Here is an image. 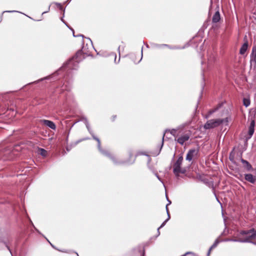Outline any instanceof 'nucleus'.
Here are the masks:
<instances>
[{
    "instance_id": "obj_1",
    "label": "nucleus",
    "mask_w": 256,
    "mask_h": 256,
    "mask_svg": "<svg viewBox=\"0 0 256 256\" xmlns=\"http://www.w3.org/2000/svg\"><path fill=\"white\" fill-rule=\"evenodd\" d=\"M236 237L237 238H226L222 242H233L241 243L250 242V239L256 238V230L252 228L250 230H240Z\"/></svg>"
},
{
    "instance_id": "obj_2",
    "label": "nucleus",
    "mask_w": 256,
    "mask_h": 256,
    "mask_svg": "<svg viewBox=\"0 0 256 256\" xmlns=\"http://www.w3.org/2000/svg\"><path fill=\"white\" fill-rule=\"evenodd\" d=\"M83 58L84 56L82 51L78 50L74 57L64 64L62 68H68L69 70H76L78 67V63Z\"/></svg>"
},
{
    "instance_id": "obj_3",
    "label": "nucleus",
    "mask_w": 256,
    "mask_h": 256,
    "mask_svg": "<svg viewBox=\"0 0 256 256\" xmlns=\"http://www.w3.org/2000/svg\"><path fill=\"white\" fill-rule=\"evenodd\" d=\"M86 128H87L90 134L92 135V138L98 142V150H100V152L102 154L109 157L113 161V162L114 164H117V162H116V160L114 156H112L106 150H104L102 149V148H101L100 141V139L95 136L92 130L91 129L90 127L89 124L86 123Z\"/></svg>"
},
{
    "instance_id": "obj_4",
    "label": "nucleus",
    "mask_w": 256,
    "mask_h": 256,
    "mask_svg": "<svg viewBox=\"0 0 256 256\" xmlns=\"http://www.w3.org/2000/svg\"><path fill=\"white\" fill-rule=\"evenodd\" d=\"M0 158L4 160H12L13 158V152L7 146L0 144Z\"/></svg>"
},
{
    "instance_id": "obj_5",
    "label": "nucleus",
    "mask_w": 256,
    "mask_h": 256,
    "mask_svg": "<svg viewBox=\"0 0 256 256\" xmlns=\"http://www.w3.org/2000/svg\"><path fill=\"white\" fill-rule=\"evenodd\" d=\"M224 122H228V118H227L224 119L210 120L207 121L204 127L206 130L213 128L218 127Z\"/></svg>"
},
{
    "instance_id": "obj_6",
    "label": "nucleus",
    "mask_w": 256,
    "mask_h": 256,
    "mask_svg": "<svg viewBox=\"0 0 256 256\" xmlns=\"http://www.w3.org/2000/svg\"><path fill=\"white\" fill-rule=\"evenodd\" d=\"M183 157L182 156H180L174 164L173 172L176 176H178L180 173L184 174L186 171L184 168H181V165Z\"/></svg>"
},
{
    "instance_id": "obj_7",
    "label": "nucleus",
    "mask_w": 256,
    "mask_h": 256,
    "mask_svg": "<svg viewBox=\"0 0 256 256\" xmlns=\"http://www.w3.org/2000/svg\"><path fill=\"white\" fill-rule=\"evenodd\" d=\"M198 152V150L195 148L190 150L187 153L186 160L191 161L194 157L197 156Z\"/></svg>"
},
{
    "instance_id": "obj_8",
    "label": "nucleus",
    "mask_w": 256,
    "mask_h": 256,
    "mask_svg": "<svg viewBox=\"0 0 256 256\" xmlns=\"http://www.w3.org/2000/svg\"><path fill=\"white\" fill-rule=\"evenodd\" d=\"M216 54L214 52L208 53V68H210L212 64L216 61Z\"/></svg>"
},
{
    "instance_id": "obj_9",
    "label": "nucleus",
    "mask_w": 256,
    "mask_h": 256,
    "mask_svg": "<svg viewBox=\"0 0 256 256\" xmlns=\"http://www.w3.org/2000/svg\"><path fill=\"white\" fill-rule=\"evenodd\" d=\"M255 121L254 120H251L250 126L248 127V136L247 139H250L252 138L254 131Z\"/></svg>"
},
{
    "instance_id": "obj_10",
    "label": "nucleus",
    "mask_w": 256,
    "mask_h": 256,
    "mask_svg": "<svg viewBox=\"0 0 256 256\" xmlns=\"http://www.w3.org/2000/svg\"><path fill=\"white\" fill-rule=\"evenodd\" d=\"M190 138V135L188 134H185L182 136H181L180 137L178 138L177 139L174 138L175 141H176L178 144L182 146L184 142L186 141H188Z\"/></svg>"
},
{
    "instance_id": "obj_11",
    "label": "nucleus",
    "mask_w": 256,
    "mask_h": 256,
    "mask_svg": "<svg viewBox=\"0 0 256 256\" xmlns=\"http://www.w3.org/2000/svg\"><path fill=\"white\" fill-rule=\"evenodd\" d=\"M240 161L242 164L243 168L246 170L248 171V172L252 170V167L248 161H247L243 158H241Z\"/></svg>"
},
{
    "instance_id": "obj_12",
    "label": "nucleus",
    "mask_w": 256,
    "mask_h": 256,
    "mask_svg": "<svg viewBox=\"0 0 256 256\" xmlns=\"http://www.w3.org/2000/svg\"><path fill=\"white\" fill-rule=\"evenodd\" d=\"M42 122L44 124L52 130H54L56 129V126L53 122L47 120H42Z\"/></svg>"
},
{
    "instance_id": "obj_13",
    "label": "nucleus",
    "mask_w": 256,
    "mask_h": 256,
    "mask_svg": "<svg viewBox=\"0 0 256 256\" xmlns=\"http://www.w3.org/2000/svg\"><path fill=\"white\" fill-rule=\"evenodd\" d=\"M245 180L252 184H254L256 181V177L251 174H247L244 175Z\"/></svg>"
},
{
    "instance_id": "obj_14",
    "label": "nucleus",
    "mask_w": 256,
    "mask_h": 256,
    "mask_svg": "<svg viewBox=\"0 0 256 256\" xmlns=\"http://www.w3.org/2000/svg\"><path fill=\"white\" fill-rule=\"evenodd\" d=\"M220 16L218 10H217L214 14L212 18V22L213 23H216L220 21Z\"/></svg>"
},
{
    "instance_id": "obj_15",
    "label": "nucleus",
    "mask_w": 256,
    "mask_h": 256,
    "mask_svg": "<svg viewBox=\"0 0 256 256\" xmlns=\"http://www.w3.org/2000/svg\"><path fill=\"white\" fill-rule=\"evenodd\" d=\"M166 213H167V214H168V218L160 226V227L158 228V230H157V231H158V236H159L160 234V229L162 227H164L166 224V222L170 220V213H169V212H168V210L166 208Z\"/></svg>"
},
{
    "instance_id": "obj_16",
    "label": "nucleus",
    "mask_w": 256,
    "mask_h": 256,
    "mask_svg": "<svg viewBox=\"0 0 256 256\" xmlns=\"http://www.w3.org/2000/svg\"><path fill=\"white\" fill-rule=\"evenodd\" d=\"M248 48V42L246 41L242 46L240 48V54H244L247 50Z\"/></svg>"
},
{
    "instance_id": "obj_17",
    "label": "nucleus",
    "mask_w": 256,
    "mask_h": 256,
    "mask_svg": "<svg viewBox=\"0 0 256 256\" xmlns=\"http://www.w3.org/2000/svg\"><path fill=\"white\" fill-rule=\"evenodd\" d=\"M178 129H175V128H173V129H172L171 130H166L165 132H166L168 131L170 132V134L172 135L175 138H176L178 137V134H176V132L178 131Z\"/></svg>"
},
{
    "instance_id": "obj_18",
    "label": "nucleus",
    "mask_w": 256,
    "mask_h": 256,
    "mask_svg": "<svg viewBox=\"0 0 256 256\" xmlns=\"http://www.w3.org/2000/svg\"><path fill=\"white\" fill-rule=\"evenodd\" d=\"M250 60L256 64V48H253L252 54L251 56Z\"/></svg>"
},
{
    "instance_id": "obj_19",
    "label": "nucleus",
    "mask_w": 256,
    "mask_h": 256,
    "mask_svg": "<svg viewBox=\"0 0 256 256\" xmlns=\"http://www.w3.org/2000/svg\"><path fill=\"white\" fill-rule=\"evenodd\" d=\"M222 104H219L218 106L216 108H214V109L210 110L208 112L209 115H212V114L216 112L220 108Z\"/></svg>"
},
{
    "instance_id": "obj_20",
    "label": "nucleus",
    "mask_w": 256,
    "mask_h": 256,
    "mask_svg": "<svg viewBox=\"0 0 256 256\" xmlns=\"http://www.w3.org/2000/svg\"><path fill=\"white\" fill-rule=\"evenodd\" d=\"M229 159L232 162V163H234V150L232 151L230 154V156H229Z\"/></svg>"
},
{
    "instance_id": "obj_21",
    "label": "nucleus",
    "mask_w": 256,
    "mask_h": 256,
    "mask_svg": "<svg viewBox=\"0 0 256 256\" xmlns=\"http://www.w3.org/2000/svg\"><path fill=\"white\" fill-rule=\"evenodd\" d=\"M164 134H163L162 139V143L160 144V148L159 150H158V152L156 154H154V156L158 155L161 151V150L164 145Z\"/></svg>"
},
{
    "instance_id": "obj_22",
    "label": "nucleus",
    "mask_w": 256,
    "mask_h": 256,
    "mask_svg": "<svg viewBox=\"0 0 256 256\" xmlns=\"http://www.w3.org/2000/svg\"><path fill=\"white\" fill-rule=\"evenodd\" d=\"M244 105L246 107H248L250 105V100L247 98H244L243 100Z\"/></svg>"
},
{
    "instance_id": "obj_23",
    "label": "nucleus",
    "mask_w": 256,
    "mask_h": 256,
    "mask_svg": "<svg viewBox=\"0 0 256 256\" xmlns=\"http://www.w3.org/2000/svg\"><path fill=\"white\" fill-rule=\"evenodd\" d=\"M40 154L43 156H46L47 154V152L44 149L40 148Z\"/></svg>"
},
{
    "instance_id": "obj_24",
    "label": "nucleus",
    "mask_w": 256,
    "mask_h": 256,
    "mask_svg": "<svg viewBox=\"0 0 256 256\" xmlns=\"http://www.w3.org/2000/svg\"><path fill=\"white\" fill-rule=\"evenodd\" d=\"M61 20H62V22H64V24H66V26H68V27L70 30H72V33H73V36H75V35H74V30L72 28H70L68 26V25L67 24H66V23L64 21V19H63V18H61Z\"/></svg>"
},
{
    "instance_id": "obj_25",
    "label": "nucleus",
    "mask_w": 256,
    "mask_h": 256,
    "mask_svg": "<svg viewBox=\"0 0 256 256\" xmlns=\"http://www.w3.org/2000/svg\"><path fill=\"white\" fill-rule=\"evenodd\" d=\"M220 241L218 240V239L216 240L213 244L212 246V248H215L217 246L218 244H219Z\"/></svg>"
},
{
    "instance_id": "obj_26",
    "label": "nucleus",
    "mask_w": 256,
    "mask_h": 256,
    "mask_svg": "<svg viewBox=\"0 0 256 256\" xmlns=\"http://www.w3.org/2000/svg\"><path fill=\"white\" fill-rule=\"evenodd\" d=\"M4 12H8V13H13V12H20L18 11L17 10H5L2 12V16Z\"/></svg>"
},
{
    "instance_id": "obj_27",
    "label": "nucleus",
    "mask_w": 256,
    "mask_h": 256,
    "mask_svg": "<svg viewBox=\"0 0 256 256\" xmlns=\"http://www.w3.org/2000/svg\"><path fill=\"white\" fill-rule=\"evenodd\" d=\"M0 242L3 243L8 248V249L9 250V251L10 252V254H12L11 250H10L9 246L7 245L6 243V242H4L2 241V240H0Z\"/></svg>"
},
{
    "instance_id": "obj_28",
    "label": "nucleus",
    "mask_w": 256,
    "mask_h": 256,
    "mask_svg": "<svg viewBox=\"0 0 256 256\" xmlns=\"http://www.w3.org/2000/svg\"><path fill=\"white\" fill-rule=\"evenodd\" d=\"M154 175L156 176V177L158 178V179L162 182L164 184V182H162V179L160 178V177L159 176L158 174L157 173H154Z\"/></svg>"
},
{
    "instance_id": "obj_29",
    "label": "nucleus",
    "mask_w": 256,
    "mask_h": 256,
    "mask_svg": "<svg viewBox=\"0 0 256 256\" xmlns=\"http://www.w3.org/2000/svg\"><path fill=\"white\" fill-rule=\"evenodd\" d=\"M48 78L46 76V77H45V78H41V79L38 80V81H35V82H33L32 83H37V82H38L40 81L43 80H47Z\"/></svg>"
},
{
    "instance_id": "obj_30",
    "label": "nucleus",
    "mask_w": 256,
    "mask_h": 256,
    "mask_svg": "<svg viewBox=\"0 0 256 256\" xmlns=\"http://www.w3.org/2000/svg\"><path fill=\"white\" fill-rule=\"evenodd\" d=\"M62 90H70V88H67V86L66 85V86H62Z\"/></svg>"
},
{
    "instance_id": "obj_31",
    "label": "nucleus",
    "mask_w": 256,
    "mask_h": 256,
    "mask_svg": "<svg viewBox=\"0 0 256 256\" xmlns=\"http://www.w3.org/2000/svg\"><path fill=\"white\" fill-rule=\"evenodd\" d=\"M214 248H212V246H211L210 247V248H209L208 250V254H207V256H209L210 254V252L211 250L213 249Z\"/></svg>"
},
{
    "instance_id": "obj_32",
    "label": "nucleus",
    "mask_w": 256,
    "mask_h": 256,
    "mask_svg": "<svg viewBox=\"0 0 256 256\" xmlns=\"http://www.w3.org/2000/svg\"><path fill=\"white\" fill-rule=\"evenodd\" d=\"M84 120V123L86 125V123L87 124H89L88 122V120H87V118H83Z\"/></svg>"
},
{
    "instance_id": "obj_33",
    "label": "nucleus",
    "mask_w": 256,
    "mask_h": 256,
    "mask_svg": "<svg viewBox=\"0 0 256 256\" xmlns=\"http://www.w3.org/2000/svg\"><path fill=\"white\" fill-rule=\"evenodd\" d=\"M167 200L168 201V204L166 205V209L167 208L168 210V205H169L171 204V202L168 198H167Z\"/></svg>"
},
{
    "instance_id": "obj_34",
    "label": "nucleus",
    "mask_w": 256,
    "mask_h": 256,
    "mask_svg": "<svg viewBox=\"0 0 256 256\" xmlns=\"http://www.w3.org/2000/svg\"><path fill=\"white\" fill-rule=\"evenodd\" d=\"M120 60V56L119 57V58H118V61L117 62H116V54H114V62H115V63H118V62H119Z\"/></svg>"
},
{
    "instance_id": "obj_35",
    "label": "nucleus",
    "mask_w": 256,
    "mask_h": 256,
    "mask_svg": "<svg viewBox=\"0 0 256 256\" xmlns=\"http://www.w3.org/2000/svg\"><path fill=\"white\" fill-rule=\"evenodd\" d=\"M253 239H250V242H248V243H252L254 245H256V242H252V240Z\"/></svg>"
},
{
    "instance_id": "obj_36",
    "label": "nucleus",
    "mask_w": 256,
    "mask_h": 256,
    "mask_svg": "<svg viewBox=\"0 0 256 256\" xmlns=\"http://www.w3.org/2000/svg\"><path fill=\"white\" fill-rule=\"evenodd\" d=\"M50 6H48V10L46 11V12H43L42 13V14H46V13L48 12L50 10Z\"/></svg>"
},
{
    "instance_id": "obj_37",
    "label": "nucleus",
    "mask_w": 256,
    "mask_h": 256,
    "mask_svg": "<svg viewBox=\"0 0 256 256\" xmlns=\"http://www.w3.org/2000/svg\"><path fill=\"white\" fill-rule=\"evenodd\" d=\"M141 52H142L141 58H140V60L138 61V62H140L142 60V48Z\"/></svg>"
},
{
    "instance_id": "obj_38",
    "label": "nucleus",
    "mask_w": 256,
    "mask_h": 256,
    "mask_svg": "<svg viewBox=\"0 0 256 256\" xmlns=\"http://www.w3.org/2000/svg\"><path fill=\"white\" fill-rule=\"evenodd\" d=\"M210 115H209V114L208 113V114L205 116V118H208L210 116Z\"/></svg>"
},
{
    "instance_id": "obj_39",
    "label": "nucleus",
    "mask_w": 256,
    "mask_h": 256,
    "mask_svg": "<svg viewBox=\"0 0 256 256\" xmlns=\"http://www.w3.org/2000/svg\"><path fill=\"white\" fill-rule=\"evenodd\" d=\"M58 4L60 6V8L62 10V6L60 4Z\"/></svg>"
},
{
    "instance_id": "obj_40",
    "label": "nucleus",
    "mask_w": 256,
    "mask_h": 256,
    "mask_svg": "<svg viewBox=\"0 0 256 256\" xmlns=\"http://www.w3.org/2000/svg\"><path fill=\"white\" fill-rule=\"evenodd\" d=\"M134 160H133L132 162H126V163H128V164H132V163H134Z\"/></svg>"
},
{
    "instance_id": "obj_41",
    "label": "nucleus",
    "mask_w": 256,
    "mask_h": 256,
    "mask_svg": "<svg viewBox=\"0 0 256 256\" xmlns=\"http://www.w3.org/2000/svg\"><path fill=\"white\" fill-rule=\"evenodd\" d=\"M162 46H168V47H169L168 45L166 44H162Z\"/></svg>"
},
{
    "instance_id": "obj_42",
    "label": "nucleus",
    "mask_w": 256,
    "mask_h": 256,
    "mask_svg": "<svg viewBox=\"0 0 256 256\" xmlns=\"http://www.w3.org/2000/svg\"><path fill=\"white\" fill-rule=\"evenodd\" d=\"M88 38V40L90 42V43H91V44H92V42L91 40H90V38Z\"/></svg>"
},
{
    "instance_id": "obj_43",
    "label": "nucleus",
    "mask_w": 256,
    "mask_h": 256,
    "mask_svg": "<svg viewBox=\"0 0 256 256\" xmlns=\"http://www.w3.org/2000/svg\"><path fill=\"white\" fill-rule=\"evenodd\" d=\"M120 46H119L118 48V51L119 55H120Z\"/></svg>"
},
{
    "instance_id": "obj_44",
    "label": "nucleus",
    "mask_w": 256,
    "mask_h": 256,
    "mask_svg": "<svg viewBox=\"0 0 256 256\" xmlns=\"http://www.w3.org/2000/svg\"><path fill=\"white\" fill-rule=\"evenodd\" d=\"M88 139H89V138H83V140H88Z\"/></svg>"
},
{
    "instance_id": "obj_45",
    "label": "nucleus",
    "mask_w": 256,
    "mask_h": 256,
    "mask_svg": "<svg viewBox=\"0 0 256 256\" xmlns=\"http://www.w3.org/2000/svg\"><path fill=\"white\" fill-rule=\"evenodd\" d=\"M50 245L52 246L54 248H55L53 244H52L50 242Z\"/></svg>"
},
{
    "instance_id": "obj_46",
    "label": "nucleus",
    "mask_w": 256,
    "mask_h": 256,
    "mask_svg": "<svg viewBox=\"0 0 256 256\" xmlns=\"http://www.w3.org/2000/svg\"><path fill=\"white\" fill-rule=\"evenodd\" d=\"M216 200L218 202H220L219 200L218 199V198L217 197H216Z\"/></svg>"
},
{
    "instance_id": "obj_47",
    "label": "nucleus",
    "mask_w": 256,
    "mask_h": 256,
    "mask_svg": "<svg viewBox=\"0 0 256 256\" xmlns=\"http://www.w3.org/2000/svg\"><path fill=\"white\" fill-rule=\"evenodd\" d=\"M116 116H114V118H113V120H114V118H116Z\"/></svg>"
},
{
    "instance_id": "obj_48",
    "label": "nucleus",
    "mask_w": 256,
    "mask_h": 256,
    "mask_svg": "<svg viewBox=\"0 0 256 256\" xmlns=\"http://www.w3.org/2000/svg\"><path fill=\"white\" fill-rule=\"evenodd\" d=\"M80 36H82V38H84V36L83 35H80Z\"/></svg>"
},
{
    "instance_id": "obj_49",
    "label": "nucleus",
    "mask_w": 256,
    "mask_h": 256,
    "mask_svg": "<svg viewBox=\"0 0 256 256\" xmlns=\"http://www.w3.org/2000/svg\"><path fill=\"white\" fill-rule=\"evenodd\" d=\"M76 254L77 256H79L77 252H76Z\"/></svg>"
},
{
    "instance_id": "obj_50",
    "label": "nucleus",
    "mask_w": 256,
    "mask_h": 256,
    "mask_svg": "<svg viewBox=\"0 0 256 256\" xmlns=\"http://www.w3.org/2000/svg\"><path fill=\"white\" fill-rule=\"evenodd\" d=\"M143 256H144V252H143Z\"/></svg>"
}]
</instances>
